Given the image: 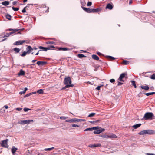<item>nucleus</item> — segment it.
<instances>
[{
	"label": "nucleus",
	"instance_id": "nucleus-1",
	"mask_svg": "<svg viewBox=\"0 0 155 155\" xmlns=\"http://www.w3.org/2000/svg\"><path fill=\"white\" fill-rule=\"evenodd\" d=\"M71 80L70 77H66L64 79V84L66 85L64 87H63L61 89H64L68 88L73 87L74 86V85L73 84H71Z\"/></svg>",
	"mask_w": 155,
	"mask_h": 155
},
{
	"label": "nucleus",
	"instance_id": "nucleus-2",
	"mask_svg": "<svg viewBox=\"0 0 155 155\" xmlns=\"http://www.w3.org/2000/svg\"><path fill=\"white\" fill-rule=\"evenodd\" d=\"M155 134V131L152 130H147L142 131L138 133V134L139 135H143L144 134H148L149 135H152Z\"/></svg>",
	"mask_w": 155,
	"mask_h": 155
},
{
	"label": "nucleus",
	"instance_id": "nucleus-3",
	"mask_svg": "<svg viewBox=\"0 0 155 155\" xmlns=\"http://www.w3.org/2000/svg\"><path fill=\"white\" fill-rule=\"evenodd\" d=\"M154 116V115L151 112H147L144 115L143 118L145 120H150Z\"/></svg>",
	"mask_w": 155,
	"mask_h": 155
},
{
	"label": "nucleus",
	"instance_id": "nucleus-4",
	"mask_svg": "<svg viewBox=\"0 0 155 155\" xmlns=\"http://www.w3.org/2000/svg\"><path fill=\"white\" fill-rule=\"evenodd\" d=\"M127 78V73H123L120 75L118 80L122 82H124L125 81L124 80V79H125V80H126Z\"/></svg>",
	"mask_w": 155,
	"mask_h": 155
},
{
	"label": "nucleus",
	"instance_id": "nucleus-5",
	"mask_svg": "<svg viewBox=\"0 0 155 155\" xmlns=\"http://www.w3.org/2000/svg\"><path fill=\"white\" fill-rule=\"evenodd\" d=\"M8 140L6 139L5 140H2V143H1V146L2 147L5 148H8Z\"/></svg>",
	"mask_w": 155,
	"mask_h": 155
},
{
	"label": "nucleus",
	"instance_id": "nucleus-6",
	"mask_svg": "<svg viewBox=\"0 0 155 155\" xmlns=\"http://www.w3.org/2000/svg\"><path fill=\"white\" fill-rule=\"evenodd\" d=\"M33 120H21L19 123V124H28L31 122H33Z\"/></svg>",
	"mask_w": 155,
	"mask_h": 155
},
{
	"label": "nucleus",
	"instance_id": "nucleus-7",
	"mask_svg": "<svg viewBox=\"0 0 155 155\" xmlns=\"http://www.w3.org/2000/svg\"><path fill=\"white\" fill-rule=\"evenodd\" d=\"M25 40H19L15 42L14 44L17 45H21L25 42Z\"/></svg>",
	"mask_w": 155,
	"mask_h": 155
},
{
	"label": "nucleus",
	"instance_id": "nucleus-8",
	"mask_svg": "<svg viewBox=\"0 0 155 155\" xmlns=\"http://www.w3.org/2000/svg\"><path fill=\"white\" fill-rule=\"evenodd\" d=\"M65 121L70 123L77 122H78V118H72L70 120H67Z\"/></svg>",
	"mask_w": 155,
	"mask_h": 155
},
{
	"label": "nucleus",
	"instance_id": "nucleus-9",
	"mask_svg": "<svg viewBox=\"0 0 155 155\" xmlns=\"http://www.w3.org/2000/svg\"><path fill=\"white\" fill-rule=\"evenodd\" d=\"M36 63L38 66H42L46 64H47V62L46 61H38Z\"/></svg>",
	"mask_w": 155,
	"mask_h": 155
},
{
	"label": "nucleus",
	"instance_id": "nucleus-10",
	"mask_svg": "<svg viewBox=\"0 0 155 155\" xmlns=\"http://www.w3.org/2000/svg\"><path fill=\"white\" fill-rule=\"evenodd\" d=\"M89 147L91 148H94L96 147H98L101 146V144L100 143L98 144H90L89 146Z\"/></svg>",
	"mask_w": 155,
	"mask_h": 155
},
{
	"label": "nucleus",
	"instance_id": "nucleus-11",
	"mask_svg": "<svg viewBox=\"0 0 155 155\" xmlns=\"http://www.w3.org/2000/svg\"><path fill=\"white\" fill-rule=\"evenodd\" d=\"M81 7L86 12L89 13H91V9L89 8H85L83 6H82Z\"/></svg>",
	"mask_w": 155,
	"mask_h": 155
},
{
	"label": "nucleus",
	"instance_id": "nucleus-12",
	"mask_svg": "<svg viewBox=\"0 0 155 155\" xmlns=\"http://www.w3.org/2000/svg\"><path fill=\"white\" fill-rule=\"evenodd\" d=\"M28 54H29L31 51H32V48L30 46H28L26 48Z\"/></svg>",
	"mask_w": 155,
	"mask_h": 155
},
{
	"label": "nucleus",
	"instance_id": "nucleus-13",
	"mask_svg": "<svg viewBox=\"0 0 155 155\" xmlns=\"http://www.w3.org/2000/svg\"><path fill=\"white\" fill-rule=\"evenodd\" d=\"M91 13H97L101 10V9L100 8H97L96 9H91Z\"/></svg>",
	"mask_w": 155,
	"mask_h": 155
},
{
	"label": "nucleus",
	"instance_id": "nucleus-14",
	"mask_svg": "<svg viewBox=\"0 0 155 155\" xmlns=\"http://www.w3.org/2000/svg\"><path fill=\"white\" fill-rule=\"evenodd\" d=\"M140 87L143 89L147 90L149 89V87L147 85H142L140 86Z\"/></svg>",
	"mask_w": 155,
	"mask_h": 155
},
{
	"label": "nucleus",
	"instance_id": "nucleus-15",
	"mask_svg": "<svg viewBox=\"0 0 155 155\" xmlns=\"http://www.w3.org/2000/svg\"><path fill=\"white\" fill-rule=\"evenodd\" d=\"M113 8V6L111 4L109 3L107 5L106 8L111 10Z\"/></svg>",
	"mask_w": 155,
	"mask_h": 155
},
{
	"label": "nucleus",
	"instance_id": "nucleus-16",
	"mask_svg": "<svg viewBox=\"0 0 155 155\" xmlns=\"http://www.w3.org/2000/svg\"><path fill=\"white\" fill-rule=\"evenodd\" d=\"M17 150L18 149L17 148L15 147L14 146H13L11 150L12 153L14 154Z\"/></svg>",
	"mask_w": 155,
	"mask_h": 155
},
{
	"label": "nucleus",
	"instance_id": "nucleus-17",
	"mask_svg": "<svg viewBox=\"0 0 155 155\" xmlns=\"http://www.w3.org/2000/svg\"><path fill=\"white\" fill-rule=\"evenodd\" d=\"M92 58L95 60H98L99 59V57L97 55L93 54L92 56Z\"/></svg>",
	"mask_w": 155,
	"mask_h": 155
},
{
	"label": "nucleus",
	"instance_id": "nucleus-18",
	"mask_svg": "<svg viewBox=\"0 0 155 155\" xmlns=\"http://www.w3.org/2000/svg\"><path fill=\"white\" fill-rule=\"evenodd\" d=\"M141 124H136L133 125L132 126V127L134 129H136L140 127L141 126Z\"/></svg>",
	"mask_w": 155,
	"mask_h": 155
},
{
	"label": "nucleus",
	"instance_id": "nucleus-19",
	"mask_svg": "<svg viewBox=\"0 0 155 155\" xmlns=\"http://www.w3.org/2000/svg\"><path fill=\"white\" fill-rule=\"evenodd\" d=\"M59 50H62L63 51H65L69 50V48H58Z\"/></svg>",
	"mask_w": 155,
	"mask_h": 155
},
{
	"label": "nucleus",
	"instance_id": "nucleus-20",
	"mask_svg": "<svg viewBox=\"0 0 155 155\" xmlns=\"http://www.w3.org/2000/svg\"><path fill=\"white\" fill-rule=\"evenodd\" d=\"M9 4V2L8 1H5L2 3V4L6 6L8 5Z\"/></svg>",
	"mask_w": 155,
	"mask_h": 155
},
{
	"label": "nucleus",
	"instance_id": "nucleus-21",
	"mask_svg": "<svg viewBox=\"0 0 155 155\" xmlns=\"http://www.w3.org/2000/svg\"><path fill=\"white\" fill-rule=\"evenodd\" d=\"M25 74V72L22 69H21L19 71V73L18 74L19 75H23Z\"/></svg>",
	"mask_w": 155,
	"mask_h": 155
},
{
	"label": "nucleus",
	"instance_id": "nucleus-22",
	"mask_svg": "<svg viewBox=\"0 0 155 155\" xmlns=\"http://www.w3.org/2000/svg\"><path fill=\"white\" fill-rule=\"evenodd\" d=\"M38 48L42 49V51H47V47H44L41 46H38Z\"/></svg>",
	"mask_w": 155,
	"mask_h": 155
},
{
	"label": "nucleus",
	"instance_id": "nucleus-23",
	"mask_svg": "<svg viewBox=\"0 0 155 155\" xmlns=\"http://www.w3.org/2000/svg\"><path fill=\"white\" fill-rule=\"evenodd\" d=\"M13 50L14 51H15V53H18L20 50L19 48H14Z\"/></svg>",
	"mask_w": 155,
	"mask_h": 155
},
{
	"label": "nucleus",
	"instance_id": "nucleus-24",
	"mask_svg": "<svg viewBox=\"0 0 155 155\" xmlns=\"http://www.w3.org/2000/svg\"><path fill=\"white\" fill-rule=\"evenodd\" d=\"M106 57L109 59L110 60H115V58L110 56H106Z\"/></svg>",
	"mask_w": 155,
	"mask_h": 155
},
{
	"label": "nucleus",
	"instance_id": "nucleus-25",
	"mask_svg": "<svg viewBox=\"0 0 155 155\" xmlns=\"http://www.w3.org/2000/svg\"><path fill=\"white\" fill-rule=\"evenodd\" d=\"M36 92V93H38L41 94H42L44 93L43 90L42 89H40L39 90H38Z\"/></svg>",
	"mask_w": 155,
	"mask_h": 155
},
{
	"label": "nucleus",
	"instance_id": "nucleus-26",
	"mask_svg": "<svg viewBox=\"0 0 155 155\" xmlns=\"http://www.w3.org/2000/svg\"><path fill=\"white\" fill-rule=\"evenodd\" d=\"M117 136L116 135L113 134L111 135H108V138H117Z\"/></svg>",
	"mask_w": 155,
	"mask_h": 155
},
{
	"label": "nucleus",
	"instance_id": "nucleus-27",
	"mask_svg": "<svg viewBox=\"0 0 155 155\" xmlns=\"http://www.w3.org/2000/svg\"><path fill=\"white\" fill-rule=\"evenodd\" d=\"M144 94L147 96H149L150 95H153L154 94H155V92H150V93H144Z\"/></svg>",
	"mask_w": 155,
	"mask_h": 155
},
{
	"label": "nucleus",
	"instance_id": "nucleus-28",
	"mask_svg": "<svg viewBox=\"0 0 155 155\" xmlns=\"http://www.w3.org/2000/svg\"><path fill=\"white\" fill-rule=\"evenodd\" d=\"M95 134H98L100 133H101V131H100V130L99 128H98V129H97L96 130L94 131L93 132Z\"/></svg>",
	"mask_w": 155,
	"mask_h": 155
},
{
	"label": "nucleus",
	"instance_id": "nucleus-29",
	"mask_svg": "<svg viewBox=\"0 0 155 155\" xmlns=\"http://www.w3.org/2000/svg\"><path fill=\"white\" fill-rule=\"evenodd\" d=\"M30 4H28L27 5V6L25 7L23 9V10H22V12L24 13H25V12H26V10H27V7H29V5Z\"/></svg>",
	"mask_w": 155,
	"mask_h": 155
},
{
	"label": "nucleus",
	"instance_id": "nucleus-30",
	"mask_svg": "<svg viewBox=\"0 0 155 155\" xmlns=\"http://www.w3.org/2000/svg\"><path fill=\"white\" fill-rule=\"evenodd\" d=\"M8 30L9 31H12V32H14V33H15V32H17V31H19V30H17V29H9Z\"/></svg>",
	"mask_w": 155,
	"mask_h": 155
},
{
	"label": "nucleus",
	"instance_id": "nucleus-31",
	"mask_svg": "<svg viewBox=\"0 0 155 155\" xmlns=\"http://www.w3.org/2000/svg\"><path fill=\"white\" fill-rule=\"evenodd\" d=\"M28 89L27 88L25 87V89L22 92H20L19 93V94L21 95L23 94H24L25 93L26 91Z\"/></svg>",
	"mask_w": 155,
	"mask_h": 155
},
{
	"label": "nucleus",
	"instance_id": "nucleus-32",
	"mask_svg": "<svg viewBox=\"0 0 155 155\" xmlns=\"http://www.w3.org/2000/svg\"><path fill=\"white\" fill-rule=\"evenodd\" d=\"M55 48V47L53 46H50L47 47V51L48 50H51Z\"/></svg>",
	"mask_w": 155,
	"mask_h": 155
},
{
	"label": "nucleus",
	"instance_id": "nucleus-33",
	"mask_svg": "<svg viewBox=\"0 0 155 155\" xmlns=\"http://www.w3.org/2000/svg\"><path fill=\"white\" fill-rule=\"evenodd\" d=\"M131 82L132 84V85L134 86L135 88H136L137 87V86L135 81H131Z\"/></svg>",
	"mask_w": 155,
	"mask_h": 155
},
{
	"label": "nucleus",
	"instance_id": "nucleus-34",
	"mask_svg": "<svg viewBox=\"0 0 155 155\" xmlns=\"http://www.w3.org/2000/svg\"><path fill=\"white\" fill-rule=\"evenodd\" d=\"M78 56L79 58L86 57V56L82 54H78Z\"/></svg>",
	"mask_w": 155,
	"mask_h": 155
},
{
	"label": "nucleus",
	"instance_id": "nucleus-35",
	"mask_svg": "<svg viewBox=\"0 0 155 155\" xmlns=\"http://www.w3.org/2000/svg\"><path fill=\"white\" fill-rule=\"evenodd\" d=\"M6 18L7 19H8L9 20H11V15L9 14H7L6 15Z\"/></svg>",
	"mask_w": 155,
	"mask_h": 155
},
{
	"label": "nucleus",
	"instance_id": "nucleus-36",
	"mask_svg": "<svg viewBox=\"0 0 155 155\" xmlns=\"http://www.w3.org/2000/svg\"><path fill=\"white\" fill-rule=\"evenodd\" d=\"M27 54H28V53L26 51H24L21 54H20V55L22 57H24Z\"/></svg>",
	"mask_w": 155,
	"mask_h": 155
},
{
	"label": "nucleus",
	"instance_id": "nucleus-37",
	"mask_svg": "<svg viewBox=\"0 0 155 155\" xmlns=\"http://www.w3.org/2000/svg\"><path fill=\"white\" fill-rule=\"evenodd\" d=\"M123 63L124 64L127 65L129 64V62L126 60H124Z\"/></svg>",
	"mask_w": 155,
	"mask_h": 155
},
{
	"label": "nucleus",
	"instance_id": "nucleus-38",
	"mask_svg": "<svg viewBox=\"0 0 155 155\" xmlns=\"http://www.w3.org/2000/svg\"><path fill=\"white\" fill-rule=\"evenodd\" d=\"M93 130V128H87L85 129L84 130V131H92Z\"/></svg>",
	"mask_w": 155,
	"mask_h": 155
},
{
	"label": "nucleus",
	"instance_id": "nucleus-39",
	"mask_svg": "<svg viewBox=\"0 0 155 155\" xmlns=\"http://www.w3.org/2000/svg\"><path fill=\"white\" fill-rule=\"evenodd\" d=\"M54 149V147H52L51 148H45L44 149V150L45 151H50L51 150L53 149Z\"/></svg>",
	"mask_w": 155,
	"mask_h": 155
},
{
	"label": "nucleus",
	"instance_id": "nucleus-40",
	"mask_svg": "<svg viewBox=\"0 0 155 155\" xmlns=\"http://www.w3.org/2000/svg\"><path fill=\"white\" fill-rule=\"evenodd\" d=\"M95 114V113H92L90 114L88 116V117H91L94 116Z\"/></svg>",
	"mask_w": 155,
	"mask_h": 155
},
{
	"label": "nucleus",
	"instance_id": "nucleus-41",
	"mask_svg": "<svg viewBox=\"0 0 155 155\" xmlns=\"http://www.w3.org/2000/svg\"><path fill=\"white\" fill-rule=\"evenodd\" d=\"M12 9L15 11H17L19 9V8H15L14 7H12Z\"/></svg>",
	"mask_w": 155,
	"mask_h": 155
},
{
	"label": "nucleus",
	"instance_id": "nucleus-42",
	"mask_svg": "<svg viewBox=\"0 0 155 155\" xmlns=\"http://www.w3.org/2000/svg\"><path fill=\"white\" fill-rule=\"evenodd\" d=\"M150 78L152 79H155V74H153L150 76Z\"/></svg>",
	"mask_w": 155,
	"mask_h": 155
},
{
	"label": "nucleus",
	"instance_id": "nucleus-43",
	"mask_svg": "<svg viewBox=\"0 0 155 155\" xmlns=\"http://www.w3.org/2000/svg\"><path fill=\"white\" fill-rule=\"evenodd\" d=\"M47 44H53L55 43V42L53 41H48L46 42Z\"/></svg>",
	"mask_w": 155,
	"mask_h": 155
},
{
	"label": "nucleus",
	"instance_id": "nucleus-44",
	"mask_svg": "<svg viewBox=\"0 0 155 155\" xmlns=\"http://www.w3.org/2000/svg\"><path fill=\"white\" fill-rule=\"evenodd\" d=\"M100 121V120H95L94 121H90V122L91 123V124H94V123H96V122H99Z\"/></svg>",
	"mask_w": 155,
	"mask_h": 155
},
{
	"label": "nucleus",
	"instance_id": "nucleus-45",
	"mask_svg": "<svg viewBox=\"0 0 155 155\" xmlns=\"http://www.w3.org/2000/svg\"><path fill=\"white\" fill-rule=\"evenodd\" d=\"M68 118L67 117L61 116L60 117V119L61 120H65Z\"/></svg>",
	"mask_w": 155,
	"mask_h": 155
},
{
	"label": "nucleus",
	"instance_id": "nucleus-46",
	"mask_svg": "<svg viewBox=\"0 0 155 155\" xmlns=\"http://www.w3.org/2000/svg\"><path fill=\"white\" fill-rule=\"evenodd\" d=\"M14 33V32H11L9 33H7L6 34V35H7V36L8 37H9L10 35H11L13 34Z\"/></svg>",
	"mask_w": 155,
	"mask_h": 155
},
{
	"label": "nucleus",
	"instance_id": "nucleus-47",
	"mask_svg": "<svg viewBox=\"0 0 155 155\" xmlns=\"http://www.w3.org/2000/svg\"><path fill=\"white\" fill-rule=\"evenodd\" d=\"M30 109L27 108H25L23 109V110L25 112L28 111L29 110H30Z\"/></svg>",
	"mask_w": 155,
	"mask_h": 155
},
{
	"label": "nucleus",
	"instance_id": "nucleus-48",
	"mask_svg": "<svg viewBox=\"0 0 155 155\" xmlns=\"http://www.w3.org/2000/svg\"><path fill=\"white\" fill-rule=\"evenodd\" d=\"M101 136L104 138H108V135H101Z\"/></svg>",
	"mask_w": 155,
	"mask_h": 155
},
{
	"label": "nucleus",
	"instance_id": "nucleus-49",
	"mask_svg": "<svg viewBox=\"0 0 155 155\" xmlns=\"http://www.w3.org/2000/svg\"><path fill=\"white\" fill-rule=\"evenodd\" d=\"M85 121V120L84 119H78V122H79L80 121Z\"/></svg>",
	"mask_w": 155,
	"mask_h": 155
},
{
	"label": "nucleus",
	"instance_id": "nucleus-50",
	"mask_svg": "<svg viewBox=\"0 0 155 155\" xmlns=\"http://www.w3.org/2000/svg\"><path fill=\"white\" fill-rule=\"evenodd\" d=\"M91 5H92V2H88L87 3V5L88 6H90Z\"/></svg>",
	"mask_w": 155,
	"mask_h": 155
},
{
	"label": "nucleus",
	"instance_id": "nucleus-51",
	"mask_svg": "<svg viewBox=\"0 0 155 155\" xmlns=\"http://www.w3.org/2000/svg\"><path fill=\"white\" fill-rule=\"evenodd\" d=\"M103 86V85H101V86H98L97 87H96V89H97V90H100V88H101V86Z\"/></svg>",
	"mask_w": 155,
	"mask_h": 155
},
{
	"label": "nucleus",
	"instance_id": "nucleus-52",
	"mask_svg": "<svg viewBox=\"0 0 155 155\" xmlns=\"http://www.w3.org/2000/svg\"><path fill=\"white\" fill-rule=\"evenodd\" d=\"M99 129L100 130V131H101V133L103 132L104 131L105 129L104 128H101V127H100L99 128Z\"/></svg>",
	"mask_w": 155,
	"mask_h": 155
},
{
	"label": "nucleus",
	"instance_id": "nucleus-53",
	"mask_svg": "<svg viewBox=\"0 0 155 155\" xmlns=\"http://www.w3.org/2000/svg\"><path fill=\"white\" fill-rule=\"evenodd\" d=\"M17 3H18L17 1H15L13 2L12 4L13 5H15L17 4Z\"/></svg>",
	"mask_w": 155,
	"mask_h": 155
},
{
	"label": "nucleus",
	"instance_id": "nucleus-54",
	"mask_svg": "<svg viewBox=\"0 0 155 155\" xmlns=\"http://www.w3.org/2000/svg\"><path fill=\"white\" fill-rule=\"evenodd\" d=\"M36 92H32L28 94L29 95V96H30L31 95H32L33 94H36Z\"/></svg>",
	"mask_w": 155,
	"mask_h": 155
},
{
	"label": "nucleus",
	"instance_id": "nucleus-55",
	"mask_svg": "<svg viewBox=\"0 0 155 155\" xmlns=\"http://www.w3.org/2000/svg\"><path fill=\"white\" fill-rule=\"evenodd\" d=\"M5 110L4 109V107H3L2 109L0 110V111L2 112H4Z\"/></svg>",
	"mask_w": 155,
	"mask_h": 155
},
{
	"label": "nucleus",
	"instance_id": "nucleus-56",
	"mask_svg": "<svg viewBox=\"0 0 155 155\" xmlns=\"http://www.w3.org/2000/svg\"><path fill=\"white\" fill-rule=\"evenodd\" d=\"M110 81L111 83H113L115 81V80L114 79H112L110 80Z\"/></svg>",
	"mask_w": 155,
	"mask_h": 155
},
{
	"label": "nucleus",
	"instance_id": "nucleus-57",
	"mask_svg": "<svg viewBox=\"0 0 155 155\" xmlns=\"http://www.w3.org/2000/svg\"><path fill=\"white\" fill-rule=\"evenodd\" d=\"M99 127H93L92 128H93V130H96V129H97H97H98V128H99Z\"/></svg>",
	"mask_w": 155,
	"mask_h": 155
},
{
	"label": "nucleus",
	"instance_id": "nucleus-58",
	"mask_svg": "<svg viewBox=\"0 0 155 155\" xmlns=\"http://www.w3.org/2000/svg\"><path fill=\"white\" fill-rule=\"evenodd\" d=\"M123 84V83H122L118 81L117 85L118 86H120V85H122Z\"/></svg>",
	"mask_w": 155,
	"mask_h": 155
},
{
	"label": "nucleus",
	"instance_id": "nucleus-59",
	"mask_svg": "<svg viewBox=\"0 0 155 155\" xmlns=\"http://www.w3.org/2000/svg\"><path fill=\"white\" fill-rule=\"evenodd\" d=\"M72 126L73 127H79V126L77 125H76V124H73L72 125Z\"/></svg>",
	"mask_w": 155,
	"mask_h": 155
},
{
	"label": "nucleus",
	"instance_id": "nucleus-60",
	"mask_svg": "<svg viewBox=\"0 0 155 155\" xmlns=\"http://www.w3.org/2000/svg\"><path fill=\"white\" fill-rule=\"evenodd\" d=\"M22 109V108H20V107H19V108H16V110H18V111H20Z\"/></svg>",
	"mask_w": 155,
	"mask_h": 155
},
{
	"label": "nucleus",
	"instance_id": "nucleus-61",
	"mask_svg": "<svg viewBox=\"0 0 155 155\" xmlns=\"http://www.w3.org/2000/svg\"><path fill=\"white\" fill-rule=\"evenodd\" d=\"M41 51V50H38V52L35 54V55H38V54H39V52H40V51Z\"/></svg>",
	"mask_w": 155,
	"mask_h": 155
},
{
	"label": "nucleus",
	"instance_id": "nucleus-62",
	"mask_svg": "<svg viewBox=\"0 0 155 155\" xmlns=\"http://www.w3.org/2000/svg\"><path fill=\"white\" fill-rule=\"evenodd\" d=\"M142 94V93H141V92H140V93L139 94H138V96L139 97H141V95Z\"/></svg>",
	"mask_w": 155,
	"mask_h": 155
},
{
	"label": "nucleus",
	"instance_id": "nucleus-63",
	"mask_svg": "<svg viewBox=\"0 0 155 155\" xmlns=\"http://www.w3.org/2000/svg\"><path fill=\"white\" fill-rule=\"evenodd\" d=\"M154 88L153 86L150 87V89L151 90H153Z\"/></svg>",
	"mask_w": 155,
	"mask_h": 155
},
{
	"label": "nucleus",
	"instance_id": "nucleus-64",
	"mask_svg": "<svg viewBox=\"0 0 155 155\" xmlns=\"http://www.w3.org/2000/svg\"><path fill=\"white\" fill-rule=\"evenodd\" d=\"M132 2H133L132 0H130L129 2V4L130 5L132 3Z\"/></svg>",
	"mask_w": 155,
	"mask_h": 155
}]
</instances>
